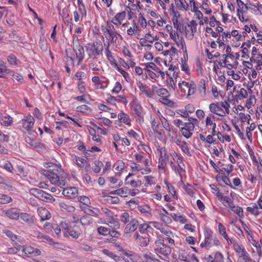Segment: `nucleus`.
Masks as SVG:
<instances>
[{
	"instance_id": "63",
	"label": "nucleus",
	"mask_w": 262,
	"mask_h": 262,
	"mask_svg": "<svg viewBox=\"0 0 262 262\" xmlns=\"http://www.w3.org/2000/svg\"><path fill=\"white\" fill-rule=\"evenodd\" d=\"M120 217L121 221L124 224H126L130 221V216L128 213L127 212H124V213H122Z\"/></svg>"
},
{
	"instance_id": "42",
	"label": "nucleus",
	"mask_w": 262,
	"mask_h": 262,
	"mask_svg": "<svg viewBox=\"0 0 262 262\" xmlns=\"http://www.w3.org/2000/svg\"><path fill=\"white\" fill-rule=\"evenodd\" d=\"M171 216L176 222H179L181 224H185L187 222V219L184 215H178L176 213L171 214Z\"/></svg>"
},
{
	"instance_id": "45",
	"label": "nucleus",
	"mask_w": 262,
	"mask_h": 262,
	"mask_svg": "<svg viewBox=\"0 0 262 262\" xmlns=\"http://www.w3.org/2000/svg\"><path fill=\"white\" fill-rule=\"evenodd\" d=\"M138 227L140 232L142 234H144L146 232L152 230V227L146 223L140 224V225H139Z\"/></svg>"
},
{
	"instance_id": "8",
	"label": "nucleus",
	"mask_w": 262,
	"mask_h": 262,
	"mask_svg": "<svg viewBox=\"0 0 262 262\" xmlns=\"http://www.w3.org/2000/svg\"><path fill=\"white\" fill-rule=\"evenodd\" d=\"M177 133L178 132H169L168 136L170 141L171 142L176 143L185 154L191 156V154L188 144L186 142L180 140Z\"/></svg>"
},
{
	"instance_id": "49",
	"label": "nucleus",
	"mask_w": 262,
	"mask_h": 262,
	"mask_svg": "<svg viewBox=\"0 0 262 262\" xmlns=\"http://www.w3.org/2000/svg\"><path fill=\"white\" fill-rule=\"evenodd\" d=\"M13 122L12 118L9 116H3L1 119V123L2 125L8 126L10 125Z\"/></svg>"
},
{
	"instance_id": "1",
	"label": "nucleus",
	"mask_w": 262,
	"mask_h": 262,
	"mask_svg": "<svg viewBox=\"0 0 262 262\" xmlns=\"http://www.w3.org/2000/svg\"><path fill=\"white\" fill-rule=\"evenodd\" d=\"M48 169L41 170V173L53 185L63 188L62 194L70 199H75L78 195V189L75 187H66L70 178L67 173L64 172L61 167L53 163L46 164Z\"/></svg>"
},
{
	"instance_id": "17",
	"label": "nucleus",
	"mask_w": 262,
	"mask_h": 262,
	"mask_svg": "<svg viewBox=\"0 0 262 262\" xmlns=\"http://www.w3.org/2000/svg\"><path fill=\"white\" fill-rule=\"evenodd\" d=\"M216 223L217 225L218 232L219 234L225 239L228 244H231L232 241L227 232L225 226L222 223L217 222V221H216Z\"/></svg>"
},
{
	"instance_id": "64",
	"label": "nucleus",
	"mask_w": 262,
	"mask_h": 262,
	"mask_svg": "<svg viewBox=\"0 0 262 262\" xmlns=\"http://www.w3.org/2000/svg\"><path fill=\"white\" fill-rule=\"evenodd\" d=\"M143 257L145 260V261L154 262L157 259L155 258V256L150 252L144 254L143 255Z\"/></svg>"
},
{
	"instance_id": "12",
	"label": "nucleus",
	"mask_w": 262,
	"mask_h": 262,
	"mask_svg": "<svg viewBox=\"0 0 262 262\" xmlns=\"http://www.w3.org/2000/svg\"><path fill=\"white\" fill-rule=\"evenodd\" d=\"M133 238L136 244L141 247H146L149 243V238L148 236L141 235L138 232H135L133 234Z\"/></svg>"
},
{
	"instance_id": "25",
	"label": "nucleus",
	"mask_w": 262,
	"mask_h": 262,
	"mask_svg": "<svg viewBox=\"0 0 262 262\" xmlns=\"http://www.w3.org/2000/svg\"><path fill=\"white\" fill-rule=\"evenodd\" d=\"M37 213L40 217V221L48 220L51 217V214L49 210L45 207H40L37 209Z\"/></svg>"
},
{
	"instance_id": "28",
	"label": "nucleus",
	"mask_w": 262,
	"mask_h": 262,
	"mask_svg": "<svg viewBox=\"0 0 262 262\" xmlns=\"http://www.w3.org/2000/svg\"><path fill=\"white\" fill-rule=\"evenodd\" d=\"M137 210L144 216L146 217L151 216L152 209L147 205H141L138 207Z\"/></svg>"
},
{
	"instance_id": "53",
	"label": "nucleus",
	"mask_w": 262,
	"mask_h": 262,
	"mask_svg": "<svg viewBox=\"0 0 262 262\" xmlns=\"http://www.w3.org/2000/svg\"><path fill=\"white\" fill-rule=\"evenodd\" d=\"M130 167L132 171L135 172H141L143 171L144 168L142 166L136 163H131L130 164Z\"/></svg>"
},
{
	"instance_id": "2",
	"label": "nucleus",
	"mask_w": 262,
	"mask_h": 262,
	"mask_svg": "<svg viewBox=\"0 0 262 262\" xmlns=\"http://www.w3.org/2000/svg\"><path fill=\"white\" fill-rule=\"evenodd\" d=\"M150 224L154 228L161 232L163 235L162 238L164 239V242H166L170 246H174L175 245L174 237L176 235L168 227L157 221L151 222Z\"/></svg>"
},
{
	"instance_id": "14",
	"label": "nucleus",
	"mask_w": 262,
	"mask_h": 262,
	"mask_svg": "<svg viewBox=\"0 0 262 262\" xmlns=\"http://www.w3.org/2000/svg\"><path fill=\"white\" fill-rule=\"evenodd\" d=\"M139 226L138 220L136 219H132L126 225L124 230V234L127 236L130 233L134 232Z\"/></svg>"
},
{
	"instance_id": "50",
	"label": "nucleus",
	"mask_w": 262,
	"mask_h": 262,
	"mask_svg": "<svg viewBox=\"0 0 262 262\" xmlns=\"http://www.w3.org/2000/svg\"><path fill=\"white\" fill-rule=\"evenodd\" d=\"M143 163L144 166H145V168H144L143 171H142V174H147L151 173L152 170L151 168L149 167V160L147 158L144 159Z\"/></svg>"
},
{
	"instance_id": "61",
	"label": "nucleus",
	"mask_w": 262,
	"mask_h": 262,
	"mask_svg": "<svg viewBox=\"0 0 262 262\" xmlns=\"http://www.w3.org/2000/svg\"><path fill=\"white\" fill-rule=\"evenodd\" d=\"M116 102L118 103H122L124 105L127 103V100L124 95H119L116 96Z\"/></svg>"
},
{
	"instance_id": "22",
	"label": "nucleus",
	"mask_w": 262,
	"mask_h": 262,
	"mask_svg": "<svg viewBox=\"0 0 262 262\" xmlns=\"http://www.w3.org/2000/svg\"><path fill=\"white\" fill-rule=\"evenodd\" d=\"M209 110L212 113L215 114L220 116H224L225 112L219 105L217 103H212L209 105Z\"/></svg>"
},
{
	"instance_id": "55",
	"label": "nucleus",
	"mask_w": 262,
	"mask_h": 262,
	"mask_svg": "<svg viewBox=\"0 0 262 262\" xmlns=\"http://www.w3.org/2000/svg\"><path fill=\"white\" fill-rule=\"evenodd\" d=\"M11 71L7 68L6 63L2 60H0V73L2 74L10 73Z\"/></svg>"
},
{
	"instance_id": "44",
	"label": "nucleus",
	"mask_w": 262,
	"mask_h": 262,
	"mask_svg": "<svg viewBox=\"0 0 262 262\" xmlns=\"http://www.w3.org/2000/svg\"><path fill=\"white\" fill-rule=\"evenodd\" d=\"M73 160L74 163L79 167H83L86 162V160L82 158L77 157V156H72Z\"/></svg>"
},
{
	"instance_id": "27",
	"label": "nucleus",
	"mask_w": 262,
	"mask_h": 262,
	"mask_svg": "<svg viewBox=\"0 0 262 262\" xmlns=\"http://www.w3.org/2000/svg\"><path fill=\"white\" fill-rule=\"evenodd\" d=\"M206 126L208 129H211L212 131H215L216 124L215 123L214 116L210 114L206 119Z\"/></svg>"
},
{
	"instance_id": "54",
	"label": "nucleus",
	"mask_w": 262,
	"mask_h": 262,
	"mask_svg": "<svg viewBox=\"0 0 262 262\" xmlns=\"http://www.w3.org/2000/svg\"><path fill=\"white\" fill-rule=\"evenodd\" d=\"M1 167L7 171L11 173H13L14 168L12 164L9 161H7L4 163L3 165L1 166Z\"/></svg>"
},
{
	"instance_id": "7",
	"label": "nucleus",
	"mask_w": 262,
	"mask_h": 262,
	"mask_svg": "<svg viewBox=\"0 0 262 262\" xmlns=\"http://www.w3.org/2000/svg\"><path fill=\"white\" fill-rule=\"evenodd\" d=\"M86 52L90 58L95 59L97 56L102 53L103 46L101 41H95L93 43H88L85 46Z\"/></svg>"
},
{
	"instance_id": "46",
	"label": "nucleus",
	"mask_w": 262,
	"mask_h": 262,
	"mask_svg": "<svg viewBox=\"0 0 262 262\" xmlns=\"http://www.w3.org/2000/svg\"><path fill=\"white\" fill-rule=\"evenodd\" d=\"M183 187L188 195H189L191 198L194 197L193 187L191 185L189 184H184Z\"/></svg>"
},
{
	"instance_id": "6",
	"label": "nucleus",
	"mask_w": 262,
	"mask_h": 262,
	"mask_svg": "<svg viewBox=\"0 0 262 262\" xmlns=\"http://www.w3.org/2000/svg\"><path fill=\"white\" fill-rule=\"evenodd\" d=\"M37 136V132H24V134L26 142L36 150L39 151L43 145Z\"/></svg>"
},
{
	"instance_id": "36",
	"label": "nucleus",
	"mask_w": 262,
	"mask_h": 262,
	"mask_svg": "<svg viewBox=\"0 0 262 262\" xmlns=\"http://www.w3.org/2000/svg\"><path fill=\"white\" fill-rule=\"evenodd\" d=\"M217 198L221 201H223V205L227 208H228V205H232V203H233V201L230 198L225 196L222 193H219L217 195Z\"/></svg>"
},
{
	"instance_id": "60",
	"label": "nucleus",
	"mask_w": 262,
	"mask_h": 262,
	"mask_svg": "<svg viewBox=\"0 0 262 262\" xmlns=\"http://www.w3.org/2000/svg\"><path fill=\"white\" fill-rule=\"evenodd\" d=\"M3 232L9 237L11 241L14 242L17 238V236L14 234L11 231L9 230H5L3 231Z\"/></svg>"
},
{
	"instance_id": "3",
	"label": "nucleus",
	"mask_w": 262,
	"mask_h": 262,
	"mask_svg": "<svg viewBox=\"0 0 262 262\" xmlns=\"http://www.w3.org/2000/svg\"><path fill=\"white\" fill-rule=\"evenodd\" d=\"M171 246L164 243V239L162 238V235H157V239L155 242L154 252L160 258L167 257L171 252Z\"/></svg>"
},
{
	"instance_id": "62",
	"label": "nucleus",
	"mask_w": 262,
	"mask_h": 262,
	"mask_svg": "<svg viewBox=\"0 0 262 262\" xmlns=\"http://www.w3.org/2000/svg\"><path fill=\"white\" fill-rule=\"evenodd\" d=\"M155 136L156 138H158L160 141H162L163 142H166V135H165V132H154Z\"/></svg>"
},
{
	"instance_id": "40",
	"label": "nucleus",
	"mask_w": 262,
	"mask_h": 262,
	"mask_svg": "<svg viewBox=\"0 0 262 262\" xmlns=\"http://www.w3.org/2000/svg\"><path fill=\"white\" fill-rule=\"evenodd\" d=\"M212 240L213 238L211 232L207 231V233H205V240L204 244L205 247L209 248L211 247Z\"/></svg>"
},
{
	"instance_id": "24",
	"label": "nucleus",
	"mask_w": 262,
	"mask_h": 262,
	"mask_svg": "<svg viewBox=\"0 0 262 262\" xmlns=\"http://www.w3.org/2000/svg\"><path fill=\"white\" fill-rule=\"evenodd\" d=\"M233 249L236 252L238 259L248 254L244 247L238 243H234L233 245Z\"/></svg>"
},
{
	"instance_id": "21",
	"label": "nucleus",
	"mask_w": 262,
	"mask_h": 262,
	"mask_svg": "<svg viewBox=\"0 0 262 262\" xmlns=\"http://www.w3.org/2000/svg\"><path fill=\"white\" fill-rule=\"evenodd\" d=\"M3 213L9 218L13 220H17L19 217V210L16 208H12L3 211Z\"/></svg>"
},
{
	"instance_id": "23",
	"label": "nucleus",
	"mask_w": 262,
	"mask_h": 262,
	"mask_svg": "<svg viewBox=\"0 0 262 262\" xmlns=\"http://www.w3.org/2000/svg\"><path fill=\"white\" fill-rule=\"evenodd\" d=\"M22 121L23 127L28 130L33 127L34 124V118L31 115L24 116Z\"/></svg>"
},
{
	"instance_id": "48",
	"label": "nucleus",
	"mask_w": 262,
	"mask_h": 262,
	"mask_svg": "<svg viewBox=\"0 0 262 262\" xmlns=\"http://www.w3.org/2000/svg\"><path fill=\"white\" fill-rule=\"evenodd\" d=\"M233 166L232 164H228L226 168L223 167L222 168L219 169L217 172L225 174L226 173L227 176H229L233 170Z\"/></svg>"
},
{
	"instance_id": "58",
	"label": "nucleus",
	"mask_w": 262,
	"mask_h": 262,
	"mask_svg": "<svg viewBox=\"0 0 262 262\" xmlns=\"http://www.w3.org/2000/svg\"><path fill=\"white\" fill-rule=\"evenodd\" d=\"M98 232L103 235H107L110 233V229L107 227L100 226L97 229Z\"/></svg>"
},
{
	"instance_id": "29",
	"label": "nucleus",
	"mask_w": 262,
	"mask_h": 262,
	"mask_svg": "<svg viewBox=\"0 0 262 262\" xmlns=\"http://www.w3.org/2000/svg\"><path fill=\"white\" fill-rule=\"evenodd\" d=\"M169 157H159L158 159V169L160 172L165 173L167 169V161Z\"/></svg>"
},
{
	"instance_id": "4",
	"label": "nucleus",
	"mask_w": 262,
	"mask_h": 262,
	"mask_svg": "<svg viewBox=\"0 0 262 262\" xmlns=\"http://www.w3.org/2000/svg\"><path fill=\"white\" fill-rule=\"evenodd\" d=\"M132 252L125 248V245L116 243V262H133Z\"/></svg>"
},
{
	"instance_id": "38",
	"label": "nucleus",
	"mask_w": 262,
	"mask_h": 262,
	"mask_svg": "<svg viewBox=\"0 0 262 262\" xmlns=\"http://www.w3.org/2000/svg\"><path fill=\"white\" fill-rule=\"evenodd\" d=\"M102 194L103 196L107 197L106 200L108 202H110L111 203L114 204L115 203L114 197L111 195L115 194V190H105L104 191H102Z\"/></svg>"
},
{
	"instance_id": "43",
	"label": "nucleus",
	"mask_w": 262,
	"mask_h": 262,
	"mask_svg": "<svg viewBox=\"0 0 262 262\" xmlns=\"http://www.w3.org/2000/svg\"><path fill=\"white\" fill-rule=\"evenodd\" d=\"M13 245L14 247H9L6 249V253L8 254H10V255L16 254L17 253V252L20 251V249L18 248L19 245H20L19 244H18L16 243H15Z\"/></svg>"
},
{
	"instance_id": "59",
	"label": "nucleus",
	"mask_w": 262,
	"mask_h": 262,
	"mask_svg": "<svg viewBox=\"0 0 262 262\" xmlns=\"http://www.w3.org/2000/svg\"><path fill=\"white\" fill-rule=\"evenodd\" d=\"M95 166L93 168V171L95 173H98L100 171L101 168L103 166V164L101 161H96L94 163Z\"/></svg>"
},
{
	"instance_id": "10",
	"label": "nucleus",
	"mask_w": 262,
	"mask_h": 262,
	"mask_svg": "<svg viewBox=\"0 0 262 262\" xmlns=\"http://www.w3.org/2000/svg\"><path fill=\"white\" fill-rule=\"evenodd\" d=\"M106 38V41H105L104 43V46H106L105 48L106 55L107 56V58L110 61L112 65H115V59L113 56V53L112 52V50H114V39H113L112 42L111 39L108 40L107 38Z\"/></svg>"
},
{
	"instance_id": "52",
	"label": "nucleus",
	"mask_w": 262,
	"mask_h": 262,
	"mask_svg": "<svg viewBox=\"0 0 262 262\" xmlns=\"http://www.w3.org/2000/svg\"><path fill=\"white\" fill-rule=\"evenodd\" d=\"M156 147L157 154L159 155V157H169L165 147H161L159 145H156Z\"/></svg>"
},
{
	"instance_id": "32",
	"label": "nucleus",
	"mask_w": 262,
	"mask_h": 262,
	"mask_svg": "<svg viewBox=\"0 0 262 262\" xmlns=\"http://www.w3.org/2000/svg\"><path fill=\"white\" fill-rule=\"evenodd\" d=\"M59 206L62 210H65L69 212H73L75 210V207L71 204L66 202H60Z\"/></svg>"
},
{
	"instance_id": "11",
	"label": "nucleus",
	"mask_w": 262,
	"mask_h": 262,
	"mask_svg": "<svg viewBox=\"0 0 262 262\" xmlns=\"http://www.w3.org/2000/svg\"><path fill=\"white\" fill-rule=\"evenodd\" d=\"M78 149L83 152L85 157H94L95 156L94 152L101 151L100 148L94 146L92 147L90 149L86 150V147L84 146L83 142H78Z\"/></svg>"
},
{
	"instance_id": "19",
	"label": "nucleus",
	"mask_w": 262,
	"mask_h": 262,
	"mask_svg": "<svg viewBox=\"0 0 262 262\" xmlns=\"http://www.w3.org/2000/svg\"><path fill=\"white\" fill-rule=\"evenodd\" d=\"M144 185L141 189V192H146L147 187L155 185L156 183V179L151 175H146L143 177Z\"/></svg>"
},
{
	"instance_id": "26",
	"label": "nucleus",
	"mask_w": 262,
	"mask_h": 262,
	"mask_svg": "<svg viewBox=\"0 0 262 262\" xmlns=\"http://www.w3.org/2000/svg\"><path fill=\"white\" fill-rule=\"evenodd\" d=\"M160 221L166 224H170L172 222V219L168 211L164 208L160 210Z\"/></svg>"
},
{
	"instance_id": "41",
	"label": "nucleus",
	"mask_w": 262,
	"mask_h": 262,
	"mask_svg": "<svg viewBox=\"0 0 262 262\" xmlns=\"http://www.w3.org/2000/svg\"><path fill=\"white\" fill-rule=\"evenodd\" d=\"M116 194L121 197H126L129 195V189L127 187H124L116 189Z\"/></svg>"
},
{
	"instance_id": "56",
	"label": "nucleus",
	"mask_w": 262,
	"mask_h": 262,
	"mask_svg": "<svg viewBox=\"0 0 262 262\" xmlns=\"http://www.w3.org/2000/svg\"><path fill=\"white\" fill-rule=\"evenodd\" d=\"M196 23L194 20H191L190 23L187 25V27L190 28L191 30L190 35L191 37H192L193 36V33L195 32L196 30Z\"/></svg>"
},
{
	"instance_id": "9",
	"label": "nucleus",
	"mask_w": 262,
	"mask_h": 262,
	"mask_svg": "<svg viewBox=\"0 0 262 262\" xmlns=\"http://www.w3.org/2000/svg\"><path fill=\"white\" fill-rule=\"evenodd\" d=\"M18 248L21 251V255L23 257H34L40 255L41 251L37 248H35L29 245H19Z\"/></svg>"
},
{
	"instance_id": "13",
	"label": "nucleus",
	"mask_w": 262,
	"mask_h": 262,
	"mask_svg": "<svg viewBox=\"0 0 262 262\" xmlns=\"http://www.w3.org/2000/svg\"><path fill=\"white\" fill-rule=\"evenodd\" d=\"M205 259L207 262H224V255L219 251L206 255Z\"/></svg>"
},
{
	"instance_id": "51",
	"label": "nucleus",
	"mask_w": 262,
	"mask_h": 262,
	"mask_svg": "<svg viewBox=\"0 0 262 262\" xmlns=\"http://www.w3.org/2000/svg\"><path fill=\"white\" fill-rule=\"evenodd\" d=\"M156 93L158 96L163 98V99L165 100H166V98L169 96L168 91L164 88H161L158 90L156 91Z\"/></svg>"
},
{
	"instance_id": "35",
	"label": "nucleus",
	"mask_w": 262,
	"mask_h": 262,
	"mask_svg": "<svg viewBox=\"0 0 262 262\" xmlns=\"http://www.w3.org/2000/svg\"><path fill=\"white\" fill-rule=\"evenodd\" d=\"M259 209V208L256 204H254L252 206H249L246 208V211L255 217L258 216L261 213Z\"/></svg>"
},
{
	"instance_id": "20",
	"label": "nucleus",
	"mask_w": 262,
	"mask_h": 262,
	"mask_svg": "<svg viewBox=\"0 0 262 262\" xmlns=\"http://www.w3.org/2000/svg\"><path fill=\"white\" fill-rule=\"evenodd\" d=\"M69 235L75 239H77L82 235V230L80 226L74 225L70 227V229L68 232Z\"/></svg>"
},
{
	"instance_id": "31",
	"label": "nucleus",
	"mask_w": 262,
	"mask_h": 262,
	"mask_svg": "<svg viewBox=\"0 0 262 262\" xmlns=\"http://www.w3.org/2000/svg\"><path fill=\"white\" fill-rule=\"evenodd\" d=\"M118 121L116 120V125H118V126H120V123L123 122L126 125H130V119L128 116L124 113H120L118 115ZM117 126H116V127Z\"/></svg>"
},
{
	"instance_id": "39",
	"label": "nucleus",
	"mask_w": 262,
	"mask_h": 262,
	"mask_svg": "<svg viewBox=\"0 0 262 262\" xmlns=\"http://www.w3.org/2000/svg\"><path fill=\"white\" fill-rule=\"evenodd\" d=\"M252 239L251 241V244L256 248V253L258 257H262V249H261V245L260 242L259 243L256 242L252 237H251Z\"/></svg>"
},
{
	"instance_id": "34",
	"label": "nucleus",
	"mask_w": 262,
	"mask_h": 262,
	"mask_svg": "<svg viewBox=\"0 0 262 262\" xmlns=\"http://www.w3.org/2000/svg\"><path fill=\"white\" fill-rule=\"evenodd\" d=\"M164 183L166 185L167 189H168L169 193H170L176 200H178V195L177 194L174 186L170 183H168L167 180L166 179H164Z\"/></svg>"
},
{
	"instance_id": "5",
	"label": "nucleus",
	"mask_w": 262,
	"mask_h": 262,
	"mask_svg": "<svg viewBox=\"0 0 262 262\" xmlns=\"http://www.w3.org/2000/svg\"><path fill=\"white\" fill-rule=\"evenodd\" d=\"M107 17L108 18L107 21V25L104 29V34L106 38L108 40L113 39L115 37V28L113 24H115V16L114 12L112 9H110L107 13Z\"/></svg>"
},
{
	"instance_id": "16",
	"label": "nucleus",
	"mask_w": 262,
	"mask_h": 262,
	"mask_svg": "<svg viewBox=\"0 0 262 262\" xmlns=\"http://www.w3.org/2000/svg\"><path fill=\"white\" fill-rule=\"evenodd\" d=\"M73 50L76 55V58L78 59V64H80L84 57L83 47L77 41L74 43Z\"/></svg>"
},
{
	"instance_id": "30",
	"label": "nucleus",
	"mask_w": 262,
	"mask_h": 262,
	"mask_svg": "<svg viewBox=\"0 0 262 262\" xmlns=\"http://www.w3.org/2000/svg\"><path fill=\"white\" fill-rule=\"evenodd\" d=\"M212 135H209L206 137H205L202 134H200V139L204 142H206L209 144L212 143H216V139L215 138L216 135V132H212Z\"/></svg>"
},
{
	"instance_id": "15",
	"label": "nucleus",
	"mask_w": 262,
	"mask_h": 262,
	"mask_svg": "<svg viewBox=\"0 0 262 262\" xmlns=\"http://www.w3.org/2000/svg\"><path fill=\"white\" fill-rule=\"evenodd\" d=\"M170 166L172 170L176 174H178L180 178V180H182V176L184 174H185V164H176L174 162L171 161L170 162Z\"/></svg>"
},
{
	"instance_id": "57",
	"label": "nucleus",
	"mask_w": 262,
	"mask_h": 262,
	"mask_svg": "<svg viewBox=\"0 0 262 262\" xmlns=\"http://www.w3.org/2000/svg\"><path fill=\"white\" fill-rule=\"evenodd\" d=\"M77 111L82 113H87L91 112V109L86 105H81L77 107Z\"/></svg>"
},
{
	"instance_id": "18",
	"label": "nucleus",
	"mask_w": 262,
	"mask_h": 262,
	"mask_svg": "<svg viewBox=\"0 0 262 262\" xmlns=\"http://www.w3.org/2000/svg\"><path fill=\"white\" fill-rule=\"evenodd\" d=\"M134 175L132 173H129L125 179V183L126 185H130V186L134 188L140 187L142 184V182L139 179H134L132 177Z\"/></svg>"
},
{
	"instance_id": "47",
	"label": "nucleus",
	"mask_w": 262,
	"mask_h": 262,
	"mask_svg": "<svg viewBox=\"0 0 262 262\" xmlns=\"http://www.w3.org/2000/svg\"><path fill=\"white\" fill-rule=\"evenodd\" d=\"M139 201L138 199L134 198L130 200L127 202V204L128 205L129 208L131 210H134L135 209H138V207L139 206Z\"/></svg>"
},
{
	"instance_id": "37",
	"label": "nucleus",
	"mask_w": 262,
	"mask_h": 262,
	"mask_svg": "<svg viewBox=\"0 0 262 262\" xmlns=\"http://www.w3.org/2000/svg\"><path fill=\"white\" fill-rule=\"evenodd\" d=\"M19 216L23 221L29 225H32L34 223L33 217L28 213L24 212L21 213L19 214Z\"/></svg>"
},
{
	"instance_id": "33",
	"label": "nucleus",
	"mask_w": 262,
	"mask_h": 262,
	"mask_svg": "<svg viewBox=\"0 0 262 262\" xmlns=\"http://www.w3.org/2000/svg\"><path fill=\"white\" fill-rule=\"evenodd\" d=\"M39 200L49 203H53L55 201V198L50 193L44 191H42Z\"/></svg>"
}]
</instances>
